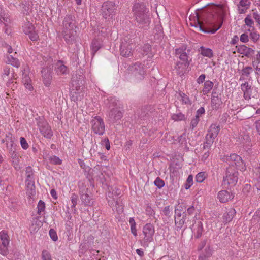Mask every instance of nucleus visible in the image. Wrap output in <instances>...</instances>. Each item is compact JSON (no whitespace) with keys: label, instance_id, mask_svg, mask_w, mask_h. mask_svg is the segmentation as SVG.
Here are the masks:
<instances>
[{"label":"nucleus","instance_id":"obj_32","mask_svg":"<svg viewBox=\"0 0 260 260\" xmlns=\"http://www.w3.org/2000/svg\"><path fill=\"white\" fill-rule=\"evenodd\" d=\"M9 245L5 244L4 243H0V254L4 256H7L9 253V251L8 247Z\"/></svg>","mask_w":260,"mask_h":260},{"label":"nucleus","instance_id":"obj_29","mask_svg":"<svg viewBox=\"0 0 260 260\" xmlns=\"http://www.w3.org/2000/svg\"><path fill=\"white\" fill-rule=\"evenodd\" d=\"M101 48V43L100 41L96 40L94 39L92 41L91 48L92 50V53L93 55H94L95 53L99 50Z\"/></svg>","mask_w":260,"mask_h":260},{"label":"nucleus","instance_id":"obj_6","mask_svg":"<svg viewBox=\"0 0 260 260\" xmlns=\"http://www.w3.org/2000/svg\"><path fill=\"white\" fill-rule=\"evenodd\" d=\"M117 6L112 1L105 2L102 5L101 13L105 19L112 18L116 14Z\"/></svg>","mask_w":260,"mask_h":260},{"label":"nucleus","instance_id":"obj_16","mask_svg":"<svg viewBox=\"0 0 260 260\" xmlns=\"http://www.w3.org/2000/svg\"><path fill=\"white\" fill-rule=\"evenodd\" d=\"M55 71L57 75H66L69 73L68 67L63 63L61 60H58L55 64Z\"/></svg>","mask_w":260,"mask_h":260},{"label":"nucleus","instance_id":"obj_49","mask_svg":"<svg viewBox=\"0 0 260 260\" xmlns=\"http://www.w3.org/2000/svg\"><path fill=\"white\" fill-rule=\"evenodd\" d=\"M200 121V118H198V116H196L195 117L191 120L190 123V128L193 130L198 125Z\"/></svg>","mask_w":260,"mask_h":260},{"label":"nucleus","instance_id":"obj_44","mask_svg":"<svg viewBox=\"0 0 260 260\" xmlns=\"http://www.w3.org/2000/svg\"><path fill=\"white\" fill-rule=\"evenodd\" d=\"M172 119L175 121L182 120L185 119V115L181 113L173 114L172 116Z\"/></svg>","mask_w":260,"mask_h":260},{"label":"nucleus","instance_id":"obj_36","mask_svg":"<svg viewBox=\"0 0 260 260\" xmlns=\"http://www.w3.org/2000/svg\"><path fill=\"white\" fill-rule=\"evenodd\" d=\"M129 222L131 225V231L134 236H137V232L136 229V223L134 218H130Z\"/></svg>","mask_w":260,"mask_h":260},{"label":"nucleus","instance_id":"obj_30","mask_svg":"<svg viewBox=\"0 0 260 260\" xmlns=\"http://www.w3.org/2000/svg\"><path fill=\"white\" fill-rule=\"evenodd\" d=\"M213 83L210 81L207 80L204 83V87L203 89V92L204 94L208 93L213 87Z\"/></svg>","mask_w":260,"mask_h":260},{"label":"nucleus","instance_id":"obj_40","mask_svg":"<svg viewBox=\"0 0 260 260\" xmlns=\"http://www.w3.org/2000/svg\"><path fill=\"white\" fill-rule=\"evenodd\" d=\"M179 96L181 98L182 102L185 104H191V102L188 96H187L185 93L180 92Z\"/></svg>","mask_w":260,"mask_h":260},{"label":"nucleus","instance_id":"obj_7","mask_svg":"<svg viewBox=\"0 0 260 260\" xmlns=\"http://www.w3.org/2000/svg\"><path fill=\"white\" fill-rule=\"evenodd\" d=\"M134 41L128 37H125L120 45V54L123 57H128L132 56L133 51L135 47Z\"/></svg>","mask_w":260,"mask_h":260},{"label":"nucleus","instance_id":"obj_51","mask_svg":"<svg viewBox=\"0 0 260 260\" xmlns=\"http://www.w3.org/2000/svg\"><path fill=\"white\" fill-rule=\"evenodd\" d=\"M175 223L176 225L177 230L181 229L184 223V218L183 217L182 219H180L179 221H177L176 220V217H175Z\"/></svg>","mask_w":260,"mask_h":260},{"label":"nucleus","instance_id":"obj_21","mask_svg":"<svg viewBox=\"0 0 260 260\" xmlns=\"http://www.w3.org/2000/svg\"><path fill=\"white\" fill-rule=\"evenodd\" d=\"M236 210L234 208H230L223 214V222L229 223L231 222L235 215L236 214Z\"/></svg>","mask_w":260,"mask_h":260},{"label":"nucleus","instance_id":"obj_1","mask_svg":"<svg viewBox=\"0 0 260 260\" xmlns=\"http://www.w3.org/2000/svg\"><path fill=\"white\" fill-rule=\"evenodd\" d=\"M221 8L211 4L196 11L194 26L205 33H215L222 26Z\"/></svg>","mask_w":260,"mask_h":260},{"label":"nucleus","instance_id":"obj_38","mask_svg":"<svg viewBox=\"0 0 260 260\" xmlns=\"http://www.w3.org/2000/svg\"><path fill=\"white\" fill-rule=\"evenodd\" d=\"M8 61L9 63L12 64L13 66L15 67L16 68H18L20 65V62L18 59L16 58H14L12 55L8 57Z\"/></svg>","mask_w":260,"mask_h":260},{"label":"nucleus","instance_id":"obj_50","mask_svg":"<svg viewBox=\"0 0 260 260\" xmlns=\"http://www.w3.org/2000/svg\"><path fill=\"white\" fill-rule=\"evenodd\" d=\"M259 35L256 32L253 31L250 33V38L254 42H256L259 39Z\"/></svg>","mask_w":260,"mask_h":260},{"label":"nucleus","instance_id":"obj_47","mask_svg":"<svg viewBox=\"0 0 260 260\" xmlns=\"http://www.w3.org/2000/svg\"><path fill=\"white\" fill-rule=\"evenodd\" d=\"M49 235L51 239L54 241H56L58 240V236L56 232L53 229H51L49 232Z\"/></svg>","mask_w":260,"mask_h":260},{"label":"nucleus","instance_id":"obj_59","mask_svg":"<svg viewBox=\"0 0 260 260\" xmlns=\"http://www.w3.org/2000/svg\"><path fill=\"white\" fill-rule=\"evenodd\" d=\"M251 186L250 185V184H246L244 186V187L243 188V192L244 194H247L250 189H251Z\"/></svg>","mask_w":260,"mask_h":260},{"label":"nucleus","instance_id":"obj_18","mask_svg":"<svg viewBox=\"0 0 260 260\" xmlns=\"http://www.w3.org/2000/svg\"><path fill=\"white\" fill-rule=\"evenodd\" d=\"M233 194L226 190H223L219 191L217 195V198L221 203H226L231 200L234 198Z\"/></svg>","mask_w":260,"mask_h":260},{"label":"nucleus","instance_id":"obj_28","mask_svg":"<svg viewBox=\"0 0 260 260\" xmlns=\"http://www.w3.org/2000/svg\"><path fill=\"white\" fill-rule=\"evenodd\" d=\"M222 104L221 96H213L211 98V104L212 106L217 109Z\"/></svg>","mask_w":260,"mask_h":260},{"label":"nucleus","instance_id":"obj_2","mask_svg":"<svg viewBox=\"0 0 260 260\" xmlns=\"http://www.w3.org/2000/svg\"><path fill=\"white\" fill-rule=\"evenodd\" d=\"M132 9L135 16V25L140 28L147 29L150 21L148 14L149 11L144 3L136 0Z\"/></svg>","mask_w":260,"mask_h":260},{"label":"nucleus","instance_id":"obj_53","mask_svg":"<svg viewBox=\"0 0 260 260\" xmlns=\"http://www.w3.org/2000/svg\"><path fill=\"white\" fill-rule=\"evenodd\" d=\"M245 24L250 27H253V25L254 24V21L252 19L247 16L244 19ZM254 29V28H253Z\"/></svg>","mask_w":260,"mask_h":260},{"label":"nucleus","instance_id":"obj_33","mask_svg":"<svg viewBox=\"0 0 260 260\" xmlns=\"http://www.w3.org/2000/svg\"><path fill=\"white\" fill-rule=\"evenodd\" d=\"M23 27V31L26 35H27L28 33H30L35 29L34 26L32 23H30L29 22H25L24 24Z\"/></svg>","mask_w":260,"mask_h":260},{"label":"nucleus","instance_id":"obj_45","mask_svg":"<svg viewBox=\"0 0 260 260\" xmlns=\"http://www.w3.org/2000/svg\"><path fill=\"white\" fill-rule=\"evenodd\" d=\"M142 51L143 55H147L149 52L151 51V46L149 44H145L142 47Z\"/></svg>","mask_w":260,"mask_h":260},{"label":"nucleus","instance_id":"obj_57","mask_svg":"<svg viewBox=\"0 0 260 260\" xmlns=\"http://www.w3.org/2000/svg\"><path fill=\"white\" fill-rule=\"evenodd\" d=\"M102 144L105 145V148L107 150H108L110 149V142L107 138H105L102 140Z\"/></svg>","mask_w":260,"mask_h":260},{"label":"nucleus","instance_id":"obj_31","mask_svg":"<svg viewBox=\"0 0 260 260\" xmlns=\"http://www.w3.org/2000/svg\"><path fill=\"white\" fill-rule=\"evenodd\" d=\"M83 171L85 173V175L86 176V178L88 179V180L91 182L93 180V170L89 167V166H87L86 168H85L83 169Z\"/></svg>","mask_w":260,"mask_h":260},{"label":"nucleus","instance_id":"obj_23","mask_svg":"<svg viewBox=\"0 0 260 260\" xmlns=\"http://www.w3.org/2000/svg\"><path fill=\"white\" fill-rule=\"evenodd\" d=\"M219 131L220 128L219 126L216 125L215 124H212L208 130L207 135L210 137L215 138L218 135Z\"/></svg>","mask_w":260,"mask_h":260},{"label":"nucleus","instance_id":"obj_19","mask_svg":"<svg viewBox=\"0 0 260 260\" xmlns=\"http://www.w3.org/2000/svg\"><path fill=\"white\" fill-rule=\"evenodd\" d=\"M251 3V0H240L239 4H237L239 13H245L249 8Z\"/></svg>","mask_w":260,"mask_h":260},{"label":"nucleus","instance_id":"obj_64","mask_svg":"<svg viewBox=\"0 0 260 260\" xmlns=\"http://www.w3.org/2000/svg\"><path fill=\"white\" fill-rule=\"evenodd\" d=\"M253 18L255 20L256 22L260 25V15L257 12H253L252 14Z\"/></svg>","mask_w":260,"mask_h":260},{"label":"nucleus","instance_id":"obj_12","mask_svg":"<svg viewBox=\"0 0 260 260\" xmlns=\"http://www.w3.org/2000/svg\"><path fill=\"white\" fill-rule=\"evenodd\" d=\"M107 116L108 121L115 123L122 117L123 113L118 109L112 108L107 112Z\"/></svg>","mask_w":260,"mask_h":260},{"label":"nucleus","instance_id":"obj_4","mask_svg":"<svg viewBox=\"0 0 260 260\" xmlns=\"http://www.w3.org/2000/svg\"><path fill=\"white\" fill-rule=\"evenodd\" d=\"M134 78L136 82H139L143 80L146 75V70L144 64L137 62L128 67L126 74Z\"/></svg>","mask_w":260,"mask_h":260},{"label":"nucleus","instance_id":"obj_60","mask_svg":"<svg viewBox=\"0 0 260 260\" xmlns=\"http://www.w3.org/2000/svg\"><path fill=\"white\" fill-rule=\"evenodd\" d=\"M240 40L243 43L247 42L249 40L248 36L246 34H243L241 35Z\"/></svg>","mask_w":260,"mask_h":260},{"label":"nucleus","instance_id":"obj_62","mask_svg":"<svg viewBox=\"0 0 260 260\" xmlns=\"http://www.w3.org/2000/svg\"><path fill=\"white\" fill-rule=\"evenodd\" d=\"M207 150V151L206 152H205L202 156L201 160L203 162H205L207 160V158L209 156V155H210L209 150Z\"/></svg>","mask_w":260,"mask_h":260},{"label":"nucleus","instance_id":"obj_20","mask_svg":"<svg viewBox=\"0 0 260 260\" xmlns=\"http://www.w3.org/2000/svg\"><path fill=\"white\" fill-rule=\"evenodd\" d=\"M26 192L29 196H33L35 194V187L34 184V181H33V178H26Z\"/></svg>","mask_w":260,"mask_h":260},{"label":"nucleus","instance_id":"obj_43","mask_svg":"<svg viewBox=\"0 0 260 260\" xmlns=\"http://www.w3.org/2000/svg\"><path fill=\"white\" fill-rule=\"evenodd\" d=\"M206 178V175L204 172H200L196 176V181L199 183L202 182Z\"/></svg>","mask_w":260,"mask_h":260},{"label":"nucleus","instance_id":"obj_41","mask_svg":"<svg viewBox=\"0 0 260 260\" xmlns=\"http://www.w3.org/2000/svg\"><path fill=\"white\" fill-rule=\"evenodd\" d=\"M154 184L159 188L160 189L165 185L164 181L160 177H157L154 182Z\"/></svg>","mask_w":260,"mask_h":260},{"label":"nucleus","instance_id":"obj_10","mask_svg":"<svg viewBox=\"0 0 260 260\" xmlns=\"http://www.w3.org/2000/svg\"><path fill=\"white\" fill-rule=\"evenodd\" d=\"M91 129L99 135H103L105 132V125L103 119L99 116L93 117L91 120Z\"/></svg>","mask_w":260,"mask_h":260},{"label":"nucleus","instance_id":"obj_63","mask_svg":"<svg viewBox=\"0 0 260 260\" xmlns=\"http://www.w3.org/2000/svg\"><path fill=\"white\" fill-rule=\"evenodd\" d=\"M252 223L256 224L260 221V216L258 214H254L252 218Z\"/></svg>","mask_w":260,"mask_h":260},{"label":"nucleus","instance_id":"obj_61","mask_svg":"<svg viewBox=\"0 0 260 260\" xmlns=\"http://www.w3.org/2000/svg\"><path fill=\"white\" fill-rule=\"evenodd\" d=\"M78 201V197L77 194L73 193L71 196V202L72 204L76 205Z\"/></svg>","mask_w":260,"mask_h":260},{"label":"nucleus","instance_id":"obj_56","mask_svg":"<svg viewBox=\"0 0 260 260\" xmlns=\"http://www.w3.org/2000/svg\"><path fill=\"white\" fill-rule=\"evenodd\" d=\"M251 86L248 84V82H245L241 85V89L243 92H247L250 89Z\"/></svg>","mask_w":260,"mask_h":260},{"label":"nucleus","instance_id":"obj_58","mask_svg":"<svg viewBox=\"0 0 260 260\" xmlns=\"http://www.w3.org/2000/svg\"><path fill=\"white\" fill-rule=\"evenodd\" d=\"M187 206H186L185 204L183 203H179V205H178L177 207L176 208L177 209L178 211H183V213H184L185 212L184 211L186 208Z\"/></svg>","mask_w":260,"mask_h":260},{"label":"nucleus","instance_id":"obj_27","mask_svg":"<svg viewBox=\"0 0 260 260\" xmlns=\"http://www.w3.org/2000/svg\"><path fill=\"white\" fill-rule=\"evenodd\" d=\"M201 54L206 57L211 58L213 56V51L210 48H206L203 46L200 47Z\"/></svg>","mask_w":260,"mask_h":260},{"label":"nucleus","instance_id":"obj_22","mask_svg":"<svg viewBox=\"0 0 260 260\" xmlns=\"http://www.w3.org/2000/svg\"><path fill=\"white\" fill-rule=\"evenodd\" d=\"M193 225L196 227L194 229L195 238H199L202 236V233L204 231L203 224L201 221H199L195 222Z\"/></svg>","mask_w":260,"mask_h":260},{"label":"nucleus","instance_id":"obj_42","mask_svg":"<svg viewBox=\"0 0 260 260\" xmlns=\"http://www.w3.org/2000/svg\"><path fill=\"white\" fill-rule=\"evenodd\" d=\"M162 211L164 214L167 217V218H169L171 217L172 212V209L170 206L165 207Z\"/></svg>","mask_w":260,"mask_h":260},{"label":"nucleus","instance_id":"obj_39","mask_svg":"<svg viewBox=\"0 0 260 260\" xmlns=\"http://www.w3.org/2000/svg\"><path fill=\"white\" fill-rule=\"evenodd\" d=\"M38 211L37 213L39 215H41L42 213L43 212L45 209V203L42 201L40 200L38 202Z\"/></svg>","mask_w":260,"mask_h":260},{"label":"nucleus","instance_id":"obj_15","mask_svg":"<svg viewBox=\"0 0 260 260\" xmlns=\"http://www.w3.org/2000/svg\"><path fill=\"white\" fill-rule=\"evenodd\" d=\"M42 74L43 82L47 87L49 86L51 83L52 75L50 69L48 67L43 68L42 70Z\"/></svg>","mask_w":260,"mask_h":260},{"label":"nucleus","instance_id":"obj_52","mask_svg":"<svg viewBox=\"0 0 260 260\" xmlns=\"http://www.w3.org/2000/svg\"><path fill=\"white\" fill-rule=\"evenodd\" d=\"M27 35L28 36L29 39L32 41H36L38 40L39 38L38 34H37L34 30L30 33H28Z\"/></svg>","mask_w":260,"mask_h":260},{"label":"nucleus","instance_id":"obj_9","mask_svg":"<svg viewBox=\"0 0 260 260\" xmlns=\"http://www.w3.org/2000/svg\"><path fill=\"white\" fill-rule=\"evenodd\" d=\"M238 180V172L232 167L227 168L225 175L223 177V183L224 185L235 186Z\"/></svg>","mask_w":260,"mask_h":260},{"label":"nucleus","instance_id":"obj_13","mask_svg":"<svg viewBox=\"0 0 260 260\" xmlns=\"http://www.w3.org/2000/svg\"><path fill=\"white\" fill-rule=\"evenodd\" d=\"M175 53L176 55L182 61L181 64H184L185 66L189 65L190 62L188 61L189 56L186 52V48H180L176 49Z\"/></svg>","mask_w":260,"mask_h":260},{"label":"nucleus","instance_id":"obj_11","mask_svg":"<svg viewBox=\"0 0 260 260\" xmlns=\"http://www.w3.org/2000/svg\"><path fill=\"white\" fill-rule=\"evenodd\" d=\"M36 119L40 133L44 137L50 139L53 136V132L47 122L43 118L40 117Z\"/></svg>","mask_w":260,"mask_h":260},{"label":"nucleus","instance_id":"obj_26","mask_svg":"<svg viewBox=\"0 0 260 260\" xmlns=\"http://www.w3.org/2000/svg\"><path fill=\"white\" fill-rule=\"evenodd\" d=\"M0 239L2 243L9 245V236L7 231L3 230L0 232Z\"/></svg>","mask_w":260,"mask_h":260},{"label":"nucleus","instance_id":"obj_35","mask_svg":"<svg viewBox=\"0 0 260 260\" xmlns=\"http://www.w3.org/2000/svg\"><path fill=\"white\" fill-rule=\"evenodd\" d=\"M213 250L210 246H208L205 249V253L201 254L199 257H205L206 260L209 258L212 254Z\"/></svg>","mask_w":260,"mask_h":260},{"label":"nucleus","instance_id":"obj_54","mask_svg":"<svg viewBox=\"0 0 260 260\" xmlns=\"http://www.w3.org/2000/svg\"><path fill=\"white\" fill-rule=\"evenodd\" d=\"M20 144L22 148L24 149H27L29 147L28 143L24 137L20 138Z\"/></svg>","mask_w":260,"mask_h":260},{"label":"nucleus","instance_id":"obj_3","mask_svg":"<svg viewBox=\"0 0 260 260\" xmlns=\"http://www.w3.org/2000/svg\"><path fill=\"white\" fill-rule=\"evenodd\" d=\"M77 28V22L74 15H67L63 21L62 35L66 41L72 44L77 36L76 29Z\"/></svg>","mask_w":260,"mask_h":260},{"label":"nucleus","instance_id":"obj_5","mask_svg":"<svg viewBox=\"0 0 260 260\" xmlns=\"http://www.w3.org/2000/svg\"><path fill=\"white\" fill-rule=\"evenodd\" d=\"M221 160L227 163L230 167H235L240 171H245L246 167L241 157L237 154L233 153L230 155H224L221 157Z\"/></svg>","mask_w":260,"mask_h":260},{"label":"nucleus","instance_id":"obj_55","mask_svg":"<svg viewBox=\"0 0 260 260\" xmlns=\"http://www.w3.org/2000/svg\"><path fill=\"white\" fill-rule=\"evenodd\" d=\"M26 174L27 178H33L34 172L30 167H26Z\"/></svg>","mask_w":260,"mask_h":260},{"label":"nucleus","instance_id":"obj_24","mask_svg":"<svg viewBox=\"0 0 260 260\" xmlns=\"http://www.w3.org/2000/svg\"><path fill=\"white\" fill-rule=\"evenodd\" d=\"M215 138L210 137L206 134V141L204 142L203 146V149L204 150H210L211 146L214 142Z\"/></svg>","mask_w":260,"mask_h":260},{"label":"nucleus","instance_id":"obj_17","mask_svg":"<svg viewBox=\"0 0 260 260\" xmlns=\"http://www.w3.org/2000/svg\"><path fill=\"white\" fill-rule=\"evenodd\" d=\"M236 48L237 51L238 53L248 58L251 57L254 54V50L253 49L244 45L236 46Z\"/></svg>","mask_w":260,"mask_h":260},{"label":"nucleus","instance_id":"obj_14","mask_svg":"<svg viewBox=\"0 0 260 260\" xmlns=\"http://www.w3.org/2000/svg\"><path fill=\"white\" fill-rule=\"evenodd\" d=\"M89 189L87 188L80 191V199L82 203L85 206H91L92 205V200L88 194Z\"/></svg>","mask_w":260,"mask_h":260},{"label":"nucleus","instance_id":"obj_34","mask_svg":"<svg viewBox=\"0 0 260 260\" xmlns=\"http://www.w3.org/2000/svg\"><path fill=\"white\" fill-rule=\"evenodd\" d=\"M11 148L9 149V153L11 155V158L13 159V162L17 164L19 161V157L17 155V153L16 152L15 150L12 148L13 143L11 144Z\"/></svg>","mask_w":260,"mask_h":260},{"label":"nucleus","instance_id":"obj_8","mask_svg":"<svg viewBox=\"0 0 260 260\" xmlns=\"http://www.w3.org/2000/svg\"><path fill=\"white\" fill-rule=\"evenodd\" d=\"M154 232V227L150 223H147L143 227V234L144 236L141 241L143 246L148 247L149 244L153 240Z\"/></svg>","mask_w":260,"mask_h":260},{"label":"nucleus","instance_id":"obj_37","mask_svg":"<svg viewBox=\"0 0 260 260\" xmlns=\"http://www.w3.org/2000/svg\"><path fill=\"white\" fill-rule=\"evenodd\" d=\"M48 159L50 163L53 165H61L62 164V160L55 155L49 156Z\"/></svg>","mask_w":260,"mask_h":260},{"label":"nucleus","instance_id":"obj_46","mask_svg":"<svg viewBox=\"0 0 260 260\" xmlns=\"http://www.w3.org/2000/svg\"><path fill=\"white\" fill-rule=\"evenodd\" d=\"M42 258L43 260H52L50 254L46 250H43L42 252Z\"/></svg>","mask_w":260,"mask_h":260},{"label":"nucleus","instance_id":"obj_25","mask_svg":"<svg viewBox=\"0 0 260 260\" xmlns=\"http://www.w3.org/2000/svg\"><path fill=\"white\" fill-rule=\"evenodd\" d=\"M107 101L108 103H107V105L109 110H110L112 108L116 109H118L120 108L118 104V101L116 100L115 98L113 97H110L107 99Z\"/></svg>","mask_w":260,"mask_h":260},{"label":"nucleus","instance_id":"obj_48","mask_svg":"<svg viewBox=\"0 0 260 260\" xmlns=\"http://www.w3.org/2000/svg\"><path fill=\"white\" fill-rule=\"evenodd\" d=\"M252 69L250 67H246L244 68L242 70V74L243 76L248 77L250 74Z\"/></svg>","mask_w":260,"mask_h":260}]
</instances>
